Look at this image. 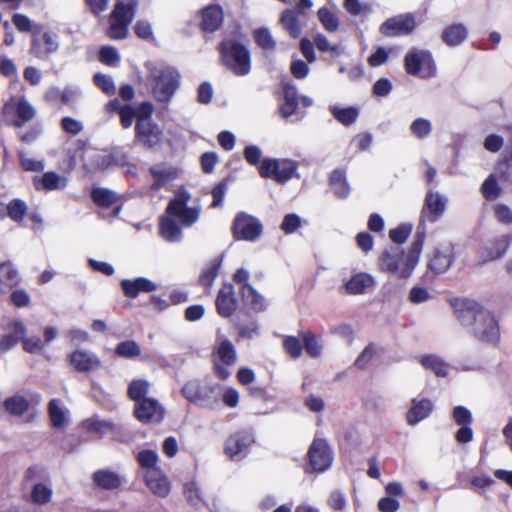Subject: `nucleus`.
Instances as JSON below:
<instances>
[{
	"mask_svg": "<svg viewBox=\"0 0 512 512\" xmlns=\"http://www.w3.org/2000/svg\"><path fill=\"white\" fill-rule=\"evenodd\" d=\"M145 482L148 488L159 497H165L170 492V482L161 470L145 473Z\"/></svg>",
	"mask_w": 512,
	"mask_h": 512,
	"instance_id": "nucleus-22",
	"label": "nucleus"
},
{
	"mask_svg": "<svg viewBox=\"0 0 512 512\" xmlns=\"http://www.w3.org/2000/svg\"><path fill=\"white\" fill-rule=\"evenodd\" d=\"M345 9L351 15H364L371 11V7L368 4H363L360 0H345L344 1Z\"/></svg>",
	"mask_w": 512,
	"mask_h": 512,
	"instance_id": "nucleus-58",
	"label": "nucleus"
},
{
	"mask_svg": "<svg viewBox=\"0 0 512 512\" xmlns=\"http://www.w3.org/2000/svg\"><path fill=\"white\" fill-rule=\"evenodd\" d=\"M286 352L293 358H298L302 353V345L296 337H288L284 340Z\"/></svg>",
	"mask_w": 512,
	"mask_h": 512,
	"instance_id": "nucleus-63",
	"label": "nucleus"
},
{
	"mask_svg": "<svg viewBox=\"0 0 512 512\" xmlns=\"http://www.w3.org/2000/svg\"><path fill=\"white\" fill-rule=\"evenodd\" d=\"M150 173L154 179L152 183L153 190H159L164 185H166L169 181L175 178V171L166 168L161 165L153 166L150 168Z\"/></svg>",
	"mask_w": 512,
	"mask_h": 512,
	"instance_id": "nucleus-34",
	"label": "nucleus"
},
{
	"mask_svg": "<svg viewBox=\"0 0 512 512\" xmlns=\"http://www.w3.org/2000/svg\"><path fill=\"white\" fill-rule=\"evenodd\" d=\"M308 457L310 465L317 472L325 471L332 463L330 448L323 439H314L309 448Z\"/></svg>",
	"mask_w": 512,
	"mask_h": 512,
	"instance_id": "nucleus-14",
	"label": "nucleus"
},
{
	"mask_svg": "<svg viewBox=\"0 0 512 512\" xmlns=\"http://www.w3.org/2000/svg\"><path fill=\"white\" fill-rule=\"evenodd\" d=\"M423 246V239L419 238L412 243L408 252L392 248L384 251L379 258V268L398 279H407L419 261Z\"/></svg>",
	"mask_w": 512,
	"mask_h": 512,
	"instance_id": "nucleus-3",
	"label": "nucleus"
},
{
	"mask_svg": "<svg viewBox=\"0 0 512 512\" xmlns=\"http://www.w3.org/2000/svg\"><path fill=\"white\" fill-rule=\"evenodd\" d=\"M52 496V487L49 484L39 482L32 487L30 499L37 505H45L51 501Z\"/></svg>",
	"mask_w": 512,
	"mask_h": 512,
	"instance_id": "nucleus-38",
	"label": "nucleus"
},
{
	"mask_svg": "<svg viewBox=\"0 0 512 512\" xmlns=\"http://www.w3.org/2000/svg\"><path fill=\"white\" fill-rule=\"evenodd\" d=\"M432 411V403L428 399L413 400L411 408L406 414L409 425H415L427 418Z\"/></svg>",
	"mask_w": 512,
	"mask_h": 512,
	"instance_id": "nucleus-27",
	"label": "nucleus"
},
{
	"mask_svg": "<svg viewBox=\"0 0 512 512\" xmlns=\"http://www.w3.org/2000/svg\"><path fill=\"white\" fill-rule=\"evenodd\" d=\"M254 38L256 43L265 50H271L275 47V41L266 28L258 29L254 32Z\"/></svg>",
	"mask_w": 512,
	"mask_h": 512,
	"instance_id": "nucleus-55",
	"label": "nucleus"
},
{
	"mask_svg": "<svg viewBox=\"0 0 512 512\" xmlns=\"http://www.w3.org/2000/svg\"><path fill=\"white\" fill-rule=\"evenodd\" d=\"M116 352L124 358H133L140 355L141 349L135 341H123L118 344Z\"/></svg>",
	"mask_w": 512,
	"mask_h": 512,
	"instance_id": "nucleus-53",
	"label": "nucleus"
},
{
	"mask_svg": "<svg viewBox=\"0 0 512 512\" xmlns=\"http://www.w3.org/2000/svg\"><path fill=\"white\" fill-rule=\"evenodd\" d=\"M137 461L145 473L151 472V470H160L157 467L159 456L156 451L153 450H142L137 454Z\"/></svg>",
	"mask_w": 512,
	"mask_h": 512,
	"instance_id": "nucleus-43",
	"label": "nucleus"
},
{
	"mask_svg": "<svg viewBox=\"0 0 512 512\" xmlns=\"http://www.w3.org/2000/svg\"><path fill=\"white\" fill-rule=\"evenodd\" d=\"M249 272L239 269L234 275V281L240 286L244 303L252 310L260 311L265 308V301L257 291L248 284Z\"/></svg>",
	"mask_w": 512,
	"mask_h": 512,
	"instance_id": "nucleus-13",
	"label": "nucleus"
},
{
	"mask_svg": "<svg viewBox=\"0 0 512 512\" xmlns=\"http://www.w3.org/2000/svg\"><path fill=\"white\" fill-rule=\"evenodd\" d=\"M20 277L12 264H0V292L6 293L19 283Z\"/></svg>",
	"mask_w": 512,
	"mask_h": 512,
	"instance_id": "nucleus-30",
	"label": "nucleus"
},
{
	"mask_svg": "<svg viewBox=\"0 0 512 512\" xmlns=\"http://www.w3.org/2000/svg\"><path fill=\"white\" fill-rule=\"evenodd\" d=\"M374 284L375 280L370 274L357 273L345 283V290L351 295L362 294L371 289Z\"/></svg>",
	"mask_w": 512,
	"mask_h": 512,
	"instance_id": "nucleus-24",
	"label": "nucleus"
},
{
	"mask_svg": "<svg viewBox=\"0 0 512 512\" xmlns=\"http://www.w3.org/2000/svg\"><path fill=\"white\" fill-rule=\"evenodd\" d=\"M153 83V95L159 102H168L179 86L178 72L169 66L147 65Z\"/></svg>",
	"mask_w": 512,
	"mask_h": 512,
	"instance_id": "nucleus-4",
	"label": "nucleus"
},
{
	"mask_svg": "<svg viewBox=\"0 0 512 512\" xmlns=\"http://www.w3.org/2000/svg\"><path fill=\"white\" fill-rule=\"evenodd\" d=\"M35 108L25 98L16 99L12 97L2 109L4 120L15 127H21L34 118Z\"/></svg>",
	"mask_w": 512,
	"mask_h": 512,
	"instance_id": "nucleus-7",
	"label": "nucleus"
},
{
	"mask_svg": "<svg viewBox=\"0 0 512 512\" xmlns=\"http://www.w3.org/2000/svg\"><path fill=\"white\" fill-rule=\"evenodd\" d=\"M421 364L427 368L433 370L437 376H446L448 366L437 356L427 355L422 357Z\"/></svg>",
	"mask_w": 512,
	"mask_h": 512,
	"instance_id": "nucleus-47",
	"label": "nucleus"
},
{
	"mask_svg": "<svg viewBox=\"0 0 512 512\" xmlns=\"http://www.w3.org/2000/svg\"><path fill=\"white\" fill-rule=\"evenodd\" d=\"M98 60L107 66L116 67L120 62V54L113 46H103L98 51Z\"/></svg>",
	"mask_w": 512,
	"mask_h": 512,
	"instance_id": "nucleus-44",
	"label": "nucleus"
},
{
	"mask_svg": "<svg viewBox=\"0 0 512 512\" xmlns=\"http://www.w3.org/2000/svg\"><path fill=\"white\" fill-rule=\"evenodd\" d=\"M135 6L134 0H117L106 32L110 39L120 40L127 37L129 24L135 15Z\"/></svg>",
	"mask_w": 512,
	"mask_h": 512,
	"instance_id": "nucleus-6",
	"label": "nucleus"
},
{
	"mask_svg": "<svg viewBox=\"0 0 512 512\" xmlns=\"http://www.w3.org/2000/svg\"><path fill=\"white\" fill-rule=\"evenodd\" d=\"M191 199L190 193L180 188L175 193L173 199L170 200L166 208V213L160 220V234L170 242H178L182 239V231L175 222V218L179 219L183 226L189 227L195 224L200 216V209L197 207H189L188 202Z\"/></svg>",
	"mask_w": 512,
	"mask_h": 512,
	"instance_id": "nucleus-2",
	"label": "nucleus"
},
{
	"mask_svg": "<svg viewBox=\"0 0 512 512\" xmlns=\"http://www.w3.org/2000/svg\"><path fill=\"white\" fill-rule=\"evenodd\" d=\"M112 207L111 215L117 217L121 211L119 197L112 191L98 188V209Z\"/></svg>",
	"mask_w": 512,
	"mask_h": 512,
	"instance_id": "nucleus-33",
	"label": "nucleus"
},
{
	"mask_svg": "<svg viewBox=\"0 0 512 512\" xmlns=\"http://www.w3.org/2000/svg\"><path fill=\"white\" fill-rule=\"evenodd\" d=\"M305 349L311 357H318L322 352V345L320 341L310 333H305L302 336Z\"/></svg>",
	"mask_w": 512,
	"mask_h": 512,
	"instance_id": "nucleus-56",
	"label": "nucleus"
},
{
	"mask_svg": "<svg viewBox=\"0 0 512 512\" xmlns=\"http://www.w3.org/2000/svg\"><path fill=\"white\" fill-rule=\"evenodd\" d=\"M183 396L190 402H194L201 406H205V401L202 397L200 386L197 382H188L182 389Z\"/></svg>",
	"mask_w": 512,
	"mask_h": 512,
	"instance_id": "nucleus-50",
	"label": "nucleus"
},
{
	"mask_svg": "<svg viewBox=\"0 0 512 512\" xmlns=\"http://www.w3.org/2000/svg\"><path fill=\"white\" fill-rule=\"evenodd\" d=\"M216 306L218 313L223 317H228L234 312L236 302L234 299L233 287L231 285H225L219 291L216 299Z\"/></svg>",
	"mask_w": 512,
	"mask_h": 512,
	"instance_id": "nucleus-26",
	"label": "nucleus"
},
{
	"mask_svg": "<svg viewBox=\"0 0 512 512\" xmlns=\"http://www.w3.org/2000/svg\"><path fill=\"white\" fill-rule=\"evenodd\" d=\"M27 211L26 204L19 200L14 199L7 206L0 203V216L4 217L8 215L14 221H20L24 217Z\"/></svg>",
	"mask_w": 512,
	"mask_h": 512,
	"instance_id": "nucleus-35",
	"label": "nucleus"
},
{
	"mask_svg": "<svg viewBox=\"0 0 512 512\" xmlns=\"http://www.w3.org/2000/svg\"><path fill=\"white\" fill-rule=\"evenodd\" d=\"M411 232V226L401 225L397 228L391 229L389 232L390 239L397 244L404 243Z\"/></svg>",
	"mask_w": 512,
	"mask_h": 512,
	"instance_id": "nucleus-59",
	"label": "nucleus"
},
{
	"mask_svg": "<svg viewBox=\"0 0 512 512\" xmlns=\"http://www.w3.org/2000/svg\"><path fill=\"white\" fill-rule=\"evenodd\" d=\"M299 104V97L294 86L286 85L284 87V102L279 107L280 115L287 119L295 114Z\"/></svg>",
	"mask_w": 512,
	"mask_h": 512,
	"instance_id": "nucleus-29",
	"label": "nucleus"
},
{
	"mask_svg": "<svg viewBox=\"0 0 512 512\" xmlns=\"http://www.w3.org/2000/svg\"><path fill=\"white\" fill-rule=\"evenodd\" d=\"M121 287L124 294L128 297L135 298L141 292H152L156 289V284L146 278H137L135 280H123Z\"/></svg>",
	"mask_w": 512,
	"mask_h": 512,
	"instance_id": "nucleus-25",
	"label": "nucleus"
},
{
	"mask_svg": "<svg viewBox=\"0 0 512 512\" xmlns=\"http://www.w3.org/2000/svg\"><path fill=\"white\" fill-rule=\"evenodd\" d=\"M232 232L237 240L254 241L262 233V224L255 217L242 212L236 215Z\"/></svg>",
	"mask_w": 512,
	"mask_h": 512,
	"instance_id": "nucleus-10",
	"label": "nucleus"
},
{
	"mask_svg": "<svg viewBox=\"0 0 512 512\" xmlns=\"http://www.w3.org/2000/svg\"><path fill=\"white\" fill-rule=\"evenodd\" d=\"M40 399L35 397L34 401L21 394H15L4 401L5 410L12 416L20 417L27 415V420L34 419L37 415L35 405Z\"/></svg>",
	"mask_w": 512,
	"mask_h": 512,
	"instance_id": "nucleus-12",
	"label": "nucleus"
},
{
	"mask_svg": "<svg viewBox=\"0 0 512 512\" xmlns=\"http://www.w3.org/2000/svg\"><path fill=\"white\" fill-rule=\"evenodd\" d=\"M220 53L223 64L233 74L245 76L250 73V53L244 45L236 41L227 40L221 44Z\"/></svg>",
	"mask_w": 512,
	"mask_h": 512,
	"instance_id": "nucleus-5",
	"label": "nucleus"
},
{
	"mask_svg": "<svg viewBox=\"0 0 512 512\" xmlns=\"http://www.w3.org/2000/svg\"><path fill=\"white\" fill-rule=\"evenodd\" d=\"M216 355L221 362L225 365L231 366L236 362V351L234 345L231 341L227 339H222L217 348Z\"/></svg>",
	"mask_w": 512,
	"mask_h": 512,
	"instance_id": "nucleus-39",
	"label": "nucleus"
},
{
	"mask_svg": "<svg viewBox=\"0 0 512 512\" xmlns=\"http://www.w3.org/2000/svg\"><path fill=\"white\" fill-rule=\"evenodd\" d=\"M150 388V383L144 379H135L128 386L129 398L138 404L145 398Z\"/></svg>",
	"mask_w": 512,
	"mask_h": 512,
	"instance_id": "nucleus-41",
	"label": "nucleus"
},
{
	"mask_svg": "<svg viewBox=\"0 0 512 512\" xmlns=\"http://www.w3.org/2000/svg\"><path fill=\"white\" fill-rule=\"evenodd\" d=\"M252 443L253 438L251 434L236 433L227 440L225 452L230 458H235L242 454Z\"/></svg>",
	"mask_w": 512,
	"mask_h": 512,
	"instance_id": "nucleus-23",
	"label": "nucleus"
},
{
	"mask_svg": "<svg viewBox=\"0 0 512 512\" xmlns=\"http://www.w3.org/2000/svg\"><path fill=\"white\" fill-rule=\"evenodd\" d=\"M510 243V237L509 236H503L495 243L492 244L491 247L486 248V255L483 256V259L485 261L496 259L504 254V252L507 250Z\"/></svg>",
	"mask_w": 512,
	"mask_h": 512,
	"instance_id": "nucleus-45",
	"label": "nucleus"
},
{
	"mask_svg": "<svg viewBox=\"0 0 512 512\" xmlns=\"http://www.w3.org/2000/svg\"><path fill=\"white\" fill-rule=\"evenodd\" d=\"M223 21V12L219 6L212 5L202 11L201 27L204 31H216Z\"/></svg>",
	"mask_w": 512,
	"mask_h": 512,
	"instance_id": "nucleus-28",
	"label": "nucleus"
},
{
	"mask_svg": "<svg viewBox=\"0 0 512 512\" xmlns=\"http://www.w3.org/2000/svg\"><path fill=\"white\" fill-rule=\"evenodd\" d=\"M468 30L464 24L456 23L448 26L442 34L443 41L448 46L460 45L467 37Z\"/></svg>",
	"mask_w": 512,
	"mask_h": 512,
	"instance_id": "nucleus-31",
	"label": "nucleus"
},
{
	"mask_svg": "<svg viewBox=\"0 0 512 512\" xmlns=\"http://www.w3.org/2000/svg\"><path fill=\"white\" fill-rule=\"evenodd\" d=\"M184 494L186 499L194 506H197L201 503L200 491L196 483L189 482L184 486Z\"/></svg>",
	"mask_w": 512,
	"mask_h": 512,
	"instance_id": "nucleus-60",
	"label": "nucleus"
},
{
	"mask_svg": "<svg viewBox=\"0 0 512 512\" xmlns=\"http://www.w3.org/2000/svg\"><path fill=\"white\" fill-rule=\"evenodd\" d=\"M405 68L411 75L429 78L435 75L436 67L429 52L413 50L405 56Z\"/></svg>",
	"mask_w": 512,
	"mask_h": 512,
	"instance_id": "nucleus-9",
	"label": "nucleus"
},
{
	"mask_svg": "<svg viewBox=\"0 0 512 512\" xmlns=\"http://www.w3.org/2000/svg\"><path fill=\"white\" fill-rule=\"evenodd\" d=\"M33 185L37 191L63 190L68 185V179L54 171H47L40 176H35Z\"/></svg>",
	"mask_w": 512,
	"mask_h": 512,
	"instance_id": "nucleus-18",
	"label": "nucleus"
},
{
	"mask_svg": "<svg viewBox=\"0 0 512 512\" xmlns=\"http://www.w3.org/2000/svg\"><path fill=\"white\" fill-rule=\"evenodd\" d=\"M414 28V18L409 14H405L386 20L380 26V32L386 36H397L409 34L414 30Z\"/></svg>",
	"mask_w": 512,
	"mask_h": 512,
	"instance_id": "nucleus-16",
	"label": "nucleus"
},
{
	"mask_svg": "<svg viewBox=\"0 0 512 512\" xmlns=\"http://www.w3.org/2000/svg\"><path fill=\"white\" fill-rule=\"evenodd\" d=\"M426 205L430 213L428 219L434 222L444 212L446 201L437 193H429L426 197Z\"/></svg>",
	"mask_w": 512,
	"mask_h": 512,
	"instance_id": "nucleus-37",
	"label": "nucleus"
},
{
	"mask_svg": "<svg viewBox=\"0 0 512 512\" xmlns=\"http://www.w3.org/2000/svg\"><path fill=\"white\" fill-rule=\"evenodd\" d=\"M331 113L339 123H341L345 126H349V125L353 124L359 116L358 109H356L354 107L343 108V107L333 106L331 108Z\"/></svg>",
	"mask_w": 512,
	"mask_h": 512,
	"instance_id": "nucleus-40",
	"label": "nucleus"
},
{
	"mask_svg": "<svg viewBox=\"0 0 512 512\" xmlns=\"http://www.w3.org/2000/svg\"><path fill=\"white\" fill-rule=\"evenodd\" d=\"M220 263H213L207 267L200 276V283L205 287H210L218 274Z\"/></svg>",
	"mask_w": 512,
	"mask_h": 512,
	"instance_id": "nucleus-61",
	"label": "nucleus"
},
{
	"mask_svg": "<svg viewBox=\"0 0 512 512\" xmlns=\"http://www.w3.org/2000/svg\"><path fill=\"white\" fill-rule=\"evenodd\" d=\"M50 425L58 430L66 429L71 423L69 408L59 399H52L47 405Z\"/></svg>",
	"mask_w": 512,
	"mask_h": 512,
	"instance_id": "nucleus-17",
	"label": "nucleus"
},
{
	"mask_svg": "<svg viewBox=\"0 0 512 512\" xmlns=\"http://www.w3.org/2000/svg\"><path fill=\"white\" fill-rule=\"evenodd\" d=\"M12 23L21 33L31 32L33 34L35 26H38L37 24H33L28 16L21 13H16L13 15Z\"/></svg>",
	"mask_w": 512,
	"mask_h": 512,
	"instance_id": "nucleus-54",
	"label": "nucleus"
},
{
	"mask_svg": "<svg viewBox=\"0 0 512 512\" xmlns=\"http://www.w3.org/2000/svg\"><path fill=\"white\" fill-rule=\"evenodd\" d=\"M120 483V477L116 473L108 470L98 471V486L105 489H116Z\"/></svg>",
	"mask_w": 512,
	"mask_h": 512,
	"instance_id": "nucleus-49",
	"label": "nucleus"
},
{
	"mask_svg": "<svg viewBox=\"0 0 512 512\" xmlns=\"http://www.w3.org/2000/svg\"><path fill=\"white\" fill-rule=\"evenodd\" d=\"M14 331L20 336L24 351L30 354L41 353L45 348L43 340L36 335H27L26 327L21 322L14 323Z\"/></svg>",
	"mask_w": 512,
	"mask_h": 512,
	"instance_id": "nucleus-21",
	"label": "nucleus"
},
{
	"mask_svg": "<svg viewBox=\"0 0 512 512\" xmlns=\"http://www.w3.org/2000/svg\"><path fill=\"white\" fill-rule=\"evenodd\" d=\"M69 359L71 365L81 372L90 370L94 363L92 354L82 349L73 351Z\"/></svg>",
	"mask_w": 512,
	"mask_h": 512,
	"instance_id": "nucleus-36",
	"label": "nucleus"
},
{
	"mask_svg": "<svg viewBox=\"0 0 512 512\" xmlns=\"http://www.w3.org/2000/svg\"><path fill=\"white\" fill-rule=\"evenodd\" d=\"M296 169V164L288 159H264L260 164L259 173L264 178H273L278 183H285L294 176Z\"/></svg>",
	"mask_w": 512,
	"mask_h": 512,
	"instance_id": "nucleus-8",
	"label": "nucleus"
},
{
	"mask_svg": "<svg viewBox=\"0 0 512 512\" xmlns=\"http://www.w3.org/2000/svg\"><path fill=\"white\" fill-rule=\"evenodd\" d=\"M318 19L328 32H335L339 26V20L335 13L323 7L318 10Z\"/></svg>",
	"mask_w": 512,
	"mask_h": 512,
	"instance_id": "nucleus-46",
	"label": "nucleus"
},
{
	"mask_svg": "<svg viewBox=\"0 0 512 512\" xmlns=\"http://www.w3.org/2000/svg\"><path fill=\"white\" fill-rule=\"evenodd\" d=\"M299 13V11L287 9L282 13L280 18L282 27L293 38H297L301 34V22L298 18Z\"/></svg>",
	"mask_w": 512,
	"mask_h": 512,
	"instance_id": "nucleus-32",
	"label": "nucleus"
},
{
	"mask_svg": "<svg viewBox=\"0 0 512 512\" xmlns=\"http://www.w3.org/2000/svg\"><path fill=\"white\" fill-rule=\"evenodd\" d=\"M135 416L143 423H158L164 417V409L155 399L146 398L135 405Z\"/></svg>",
	"mask_w": 512,
	"mask_h": 512,
	"instance_id": "nucleus-15",
	"label": "nucleus"
},
{
	"mask_svg": "<svg viewBox=\"0 0 512 512\" xmlns=\"http://www.w3.org/2000/svg\"><path fill=\"white\" fill-rule=\"evenodd\" d=\"M314 43L317 49L321 52H331L333 56H339L342 53L340 47L336 45H331L326 36L322 34L316 35L314 38Z\"/></svg>",
	"mask_w": 512,
	"mask_h": 512,
	"instance_id": "nucleus-57",
	"label": "nucleus"
},
{
	"mask_svg": "<svg viewBox=\"0 0 512 512\" xmlns=\"http://www.w3.org/2000/svg\"><path fill=\"white\" fill-rule=\"evenodd\" d=\"M411 133L418 139L427 137L432 131V124L426 118H417L410 125Z\"/></svg>",
	"mask_w": 512,
	"mask_h": 512,
	"instance_id": "nucleus-48",
	"label": "nucleus"
},
{
	"mask_svg": "<svg viewBox=\"0 0 512 512\" xmlns=\"http://www.w3.org/2000/svg\"><path fill=\"white\" fill-rule=\"evenodd\" d=\"M453 261V246L446 243L436 248L429 260V268L437 274L447 271Z\"/></svg>",
	"mask_w": 512,
	"mask_h": 512,
	"instance_id": "nucleus-19",
	"label": "nucleus"
},
{
	"mask_svg": "<svg viewBox=\"0 0 512 512\" xmlns=\"http://www.w3.org/2000/svg\"><path fill=\"white\" fill-rule=\"evenodd\" d=\"M301 219L296 214H287L283 222L281 224V229L286 233L290 234L296 231V229L300 226Z\"/></svg>",
	"mask_w": 512,
	"mask_h": 512,
	"instance_id": "nucleus-62",
	"label": "nucleus"
},
{
	"mask_svg": "<svg viewBox=\"0 0 512 512\" xmlns=\"http://www.w3.org/2000/svg\"><path fill=\"white\" fill-rule=\"evenodd\" d=\"M450 305L460 324L468 327L475 337L486 342L497 340V322L478 302L469 298H454Z\"/></svg>",
	"mask_w": 512,
	"mask_h": 512,
	"instance_id": "nucleus-1",
	"label": "nucleus"
},
{
	"mask_svg": "<svg viewBox=\"0 0 512 512\" xmlns=\"http://www.w3.org/2000/svg\"><path fill=\"white\" fill-rule=\"evenodd\" d=\"M19 158L21 167L26 171L40 172L44 170L45 165L42 160L35 159L24 151L19 152Z\"/></svg>",
	"mask_w": 512,
	"mask_h": 512,
	"instance_id": "nucleus-52",
	"label": "nucleus"
},
{
	"mask_svg": "<svg viewBox=\"0 0 512 512\" xmlns=\"http://www.w3.org/2000/svg\"><path fill=\"white\" fill-rule=\"evenodd\" d=\"M494 213L497 220L503 224L512 223V211L504 204H496L494 206Z\"/></svg>",
	"mask_w": 512,
	"mask_h": 512,
	"instance_id": "nucleus-64",
	"label": "nucleus"
},
{
	"mask_svg": "<svg viewBox=\"0 0 512 512\" xmlns=\"http://www.w3.org/2000/svg\"><path fill=\"white\" fill-rule=\"evenodd\" d=\"M330 183L335 195L339 198H345L350 192V188L346 183L345 174L341 170H335L330 176Z\"/></svg>",
	"mask_w": 512,
	"mask_h": 512,
	"instance_id": "nucleus-42",
	"label": "nucleus"
},
{
	"mask_svg": "<svg viewBox=\"0 0 512 512\" xmlns=\"http://www.w3.org/2000/svg\"><path fill=\"white\" fill-rule=\"evenodd\" d=\"M500 187L494 175L488 176L481 186V192L485 199L494 200L500 195Z\"/></svg>",
	"mask_w": 512,
	"mask_h": 512,
	"instance_id": "nucleus-51",
	"label": "nucleus"
},
{
	"mask_svg": "<svg viewBox=\"0 0 512 512\" xmlns=\"http://www.w3.org/2000/svg\"><path fill=\"white\" fill-rule=\"evenodd\" d=\"M57 35L51 31L42 32L41 26H35L32 39L30 53L37 58H45L50 53L58 49Z\"/></svg>",
	"mask_w": 512,
	"mask_h": 512,
	"instance_id": "nucleus-11",
	"label": "nucleus"
},
{
	"mask_svg": "<svg viewBox=\"0 0 512 512\" xmlns=\"http://www.w3.org/2000/svg\"><path fill=\"white\" fill-rule=\"evenodd\" d=\"M135 129L137 137L149 147H155L162 142L163 132L152 121H137Z\"/></svg>",
	"mask_w": 512,
	"mask_h": 512,
	"instance_id": "nucleus-20",
	"label": "nucleus"
}]
</instances>
